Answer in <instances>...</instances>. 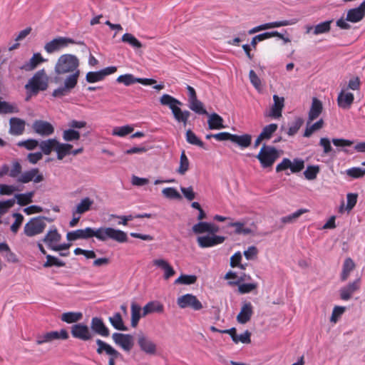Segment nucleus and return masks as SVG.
Listing matches in <instances>:
<instances>
[{
  "instance_id": "f257e3e1",
  "label": "nucleus",
  "mask_w": 365,
  "mask_h": 365,
  "mask_svg": "<svg viewBox=\"0 0 365 365\" xmlns=\"http://www.w3.org/2000/svg\"><path fill=\"white\" fill-rule=\"evenodd\" d=\"M80 61L73 54L65 53L59 56L54 71L58 76L68 74L63 81L62 86L53 90L52 96L55 98H62L68 95L77 86L81 71Z\"/></svg>"
},
{
  "instance_id": "f03ea898",
  "label": "nucleus",
  "mask_w": 365,
  "mask_h": 365,
  "mask_svg": "<svg viewBox=\"0 0 365 365\" xmlns=\"http://www.w3.org/2000/svg\"><path fill=\"white\" fill-rule=\"evenodd\" d=\"M95 237L102 242L113 240L119 243H123L128 241V236L125 232L113 227H101L96 229Z\"/></svg>"
},
{
  "instance_id": "7ed1b4c3",
  "label": "nucleus",
  "mask_w": 365,
  "mask_h": 365,
  "mask_svg": "<svg viewBox=\"0 0 365 365\" xmlns=\"http://www.w3.org/2000/svg\"><path fill=\"white\" fill-rule=\"evenodd\" d=\"M256 158L263 168H267L272 167L279 158V153L274 147L263 145Z\"/></svg>"
},
{
  "instance_id": "20e7f679",
  "label": "nucleus",
  "mask_w": 365,
  "mask_h": 365,
  "mask_svg": "<svg viewBox=\"0 0 365 365\" xmlns=\"http://www.w3.org/2000/svg\"><path fill=\"white\" fill-rule=\"evenodd\" d=\"M47 87L48 77L44 69L38 71L25 86V88L34 94L46 90Z\"/></svg>"
},
{
  "instance_id": "39448f33",
  "label": "nucleus",
  "mask_w": 365,
  "mask_h": 365,
  "mask_svg": "<svg viewBox=\"0 0 365 365\" xmlns=\"http://www.w3.org/2000/svg\"><path fill=\"white\" fill-rule=\"evenodd\" d=\"M68 44L83 45V41H75L73 38L67 37H58L46 43L44 49L48 53H52L68 46Z\"/></svg>"
},
{
  "instance_id": "423d86ee",
  "label": "nucleus",
  "mask_w": 365,
  "mask_h": 365,
  "mask_svg": "<svg viewBox=\"0 0 365 365\" xmlns=\"http://www.w3.org/2000/svg\"><path fill=\"white\" fill-rule=\"evenodd\" d=\"M46 217H37L32 218L24 226V233L28 237H33L43 232L46 224Z\"/></svg>"
},
{
  "instance_id": "0eeeda50",
  "label": "nucleus",
  "mask_w": 365,
  "mask_h": 365,
  "mask_svg": "<svg viewBox=\"0 0 365 365\" xmlns=\"http://www.w3.org/2000/svg\"><path fill=\"white\" fill-rule=\"evenodd\" d=\"M68 338V333L66 329H61L58 331H51L41 334H38L36 336V344L41 345L46 343L52 342L58 339H67Z\"/></svg>"
},
{
  "instance_id": "6e6552de",
  "label": "nucleus",
  "mask_w": 365,
  "mask_h": 365,
  "mask_svg": "<svg viewBox=\"0 0 365 365\" xmlns=\"http://www.w3.org/2000/svg\"><path fill=\"white\" fill-rule=\"evenodd\" d=\"M71 333L73 338L81 341H89L93 339V334L89 327L83 323H77L71 327Z\"/></svg>"
},
{
  "instance_id": "1a4fd4ad",
  "label": "nucleus",
  "mask_w": 365,
  "mask_h": 365,
  "mask_svg": "<svg viewBox=\"0 0 365 365\" xmlns=\"http://www.w3.org/2000/svg\"><path fill=\"white\" fill-rule=\"evenodd\" d=\"M114 343L125 351L129 352L133 347V336L128 334L115 332L112 335Z\"/></svg>"
},
{
  "instance_id": "9d476101",
  "label": "nucleus",
  "mask_w": 365,
  "mask_h": 365,
  "mask_svg": "<svg viewBox=\"0 0 365 365\" xmlns=\"http://www.w3.org/2000/svg\"><path fill=\"white\" fill-rule=\"evenodd\" d=\"M177 304L181 309L190 307L195 311L200 310L203 307L202 303L197 298L191 294H186L178 297Z\"/></svg>"
},
{
  "instance_id": "9b49d317",
  "label": "nucleus",
  "mask_w": 365,
  "mask_h": 365,
  "mask_svg": "<svg viewBox=\"0 0 365 365\" xmlns=\"http://www.w3.org/2000/svg\"><path fill=\"white\" fill-rule=\"evenodd\" d=\"M117 71L115 66L106 67L98 71H90L86 76V80L88 83H93L103 81L106 76L115 73Z\"/></svg>"
},
{
  "instance_id": "f8f14e48",
  "label": "nucleus",
  "mask_w": 365,
  "mask_h": 365,
  "mask_svg": "<svg viewBox=\"0 0 365 365\" xmlns=\"http://www.w3.org/2000/svg\"><path fill=\"white\" fill-rule=\"evenodd\" d=\"M138 344L140 350L147 354L155 355L157 352L156 344L143 333L138 336Z\"/></svg>"
},
{
  "instance_id": "ddd939ff",
  "label": "nucleus",
  "mask_w": 365,
  "mask_h": 365,
  "mask_svg": "<svg viewBox=\"0 0 365 365\" xmlns=\"http://www.w3.org/2000/svg\"><path fill=\"white\" fill-rule=\"evenodd\" d=\"M96 228L86 227L68 232L66 238L68 241H76L77 240H88L95 237Z\"/></svg>"
},
{
  "instance_id": "4468645a",
  "label": "nucleus",
  "mask_w": 365,
  "mask_h": 365,
  "mask_svg": "<svg viewBox=\"0 0 365 365\" xmlns=\"http://www.w3.org/2000/svg\"><path fill=\"white\" fill-rule=\"evenodd\" d=\"M32 129L34 131L43 137H47L54 133V128L49 122L36 120L32 124Z\"/></svg>"
},
{
  "instance_id": "2eb2a0df",
  "label": "nucleus",
  "mask_w": 365,
  "mask_h": 365,
  "mask_svg": "<svg viewBox=\"0 0 365 365\" xmlns=\"http://www.w3.org/2000/svg\"><path fill=\"white\" fill-rule=\"evenodd\" d=\"M91 329L93 334H96L103 337H108L110 335L109 329L100 317H95L91 319Z\"/></svg>"
},
{
  "instance_id": "dca6fc26",
  "label": "nucleus",
  "mask_w": 365,
  "mask_h": 365,
  "mask_svg": "<svg viewBox=\"0 0 365 365\" xmlns=\"http://www.w3.org/2000/svg\"><path fill=\"white\" fill-rule=\"evenodd\" d=\"M32 180L36 183L43 180V176L42 174H39L38 168H32L30 170L25 171L17 178V182L20 183H28Z\"/></svg>"
},
{
  "instance_id": "f3484780",
  "label": "nucleus",
  "mask_w": 365,
  "mask_h": 365,
  "mask_svg": "<svg viewBox=\"0 0 365 365\" xmlns=\"http://www.w3.org/2000/svg\"><path fill=\"white\" fill-rule=\"evenodd\" d=\"M225 241L222 236L212 235L200 236L197 238L198 245L202 248L210 247L221 244Z\"/></svg>"
},
{
  "instance_id": "a211bd4d",
  "label": "nucleus",
  "mask_w": 365,
  "mask_h": 365,
  "mask_svg": "<svg viewBox=\"0 0 365 365\" xmlns=\"http://www.w3.org/2000/svg\"><path fill=\"white\" fill-rule=\"evenodd\" d=\"M295 23H296V21H294V20H284V21L267 23V24H262V25H259V26L252 28V29H250L249 31V34H252L257 33V32L262 31V30L293 25Z\"/></svg>"
},
{
  "instance_id": "6ab92c4d",
  "label": "nucleus",
  "mask_w": 365,
  "mask_h": 365,
  "mask_svg": "<svg viewBox=\"0 0 365 365\" xmlns=\"http://www.w3.org/2000/svg\"><path fill=\"white\" fill-rule=\"evenodd\" d=\"M354 101V96L352 93L347 92L346 89H342L337 97L338 106L344 110H348L351 107Z\"/></svg>"
},
{
  "instance_id": "aec40b11",
  "label": "nucleus",
  "mask_w": 365,
  "mask_h": 365,
  "mask_svg": "<svg viewBox=\"0 0 365 365\" xmlns=\"http://www.w3.org/2000/svg\"><path fill=\"white\" fill-rule=\"evenodd\" d=\"M96 342L98 345L96 352L98 354H106L108 357L121 356V354L109 344L100 339H96Z\"/></svg>"
},
{
  "instance_id": "412c9836",
  "label": "nucleus",
  "mask_w": 365,
  "mask_h": 365,
  "mask_svg": "<svg viewBox=\"0 0 365 365\" xmlns=\"http://www.w3.org/2000/svg\"><path fill=\"white\" fill-rule=\"evenodd\" d=\"M360 287V279H357L346 286L341 287L339 290L340 298L347 301L351 299L352 294Z\"/></svg>"
},
{
  "instance_id": "4be33fe9",
  "label": "nucleus",
  "mask_w": 365,
  "mask_h": 365,
  "mask_svg": "<svg viewBox=\"0 0 365 365\" xmlns=\"http://www.w3.org/2000/svg\"><path fill=\"white\" fill-rule=\"evenodd\" d=\"M365 16V0L356 8L349 9L346 15V21L353 23L360 21Z\"/></svg>"
},
{
  "instance_id": "5701e85b",
  "label": "nucleus",
  "mask_w": 365,
  "mask_h": 365,
  "mask_svg": "<svg viewBox=\"0 0 365 365\" xmlns=\"http://www.w3.org/2000/svg\"><path fill=\"white\" fill-rule=\"evenodd\" d=\"M94 204L93 199L89 197L82 198L80 202L76 205L75 208L72 210L73 216L76 215H81L86 212L91 210L93 205Z\"/></svg>"
},
{
  "instance_id": "b1692460",
  "label": "nucleus",
  "mask_w": 365,
  "mask_h": 365,
  "mask_svg": "<svg viewBox=\"0 0 365 365\" xmlns=\"http://www.w3.org/2000/svg\"><path fill=\"white\" fill-rule=\"evenodd\" d=\"M323 110L322 103L317 98H313L312 105L308 113L307 124H310L313 120L317 119Z\"/></svg>"
},
{
  "instance_id": "393cba45",
  "label": "nucleus",
  "mask_w": 365,
  "mask_h": 365,
  "mask_svg": "<svg viewBox=\"0 0 365 365\" xmlns=\"http://www.w3.org/2000/svg\"><path fill=\"white\" fill-rule=\"evenodd\" d=\"M192 231L196 234L205 232L215 234L219 231V227L213 223L200 222L193 225Z\"/></svg>"
},
{
  "instance_id": "a878e982",
  "label": "nucleus",
  "mask_w": 365,
  "mask_h": 365,
  "mask_svg": "<svg viewBox=\"0 0 365 365\" xmlns=\"http://www.w3.org/2000/svg\"><path fill=\"white\" fill-rule=\"evenodd\" d=\"M253 314V307L250 302L245 303L237 316V321L242 324L248 322Z\"/></svg>"
},
{
  "instance_id": "bb28decb",
  "label": "nucleus",
  "mask_w": 365,
  "mask_h": 365,
  "mask_svg": "<svg viewBox=\"0 0 365 365\" xmlns=\"http://www.w3.org/2000/svg\"><path fill=\"white\" fill-rule=\"evenodd\" d=\"M274 104L271 107L269 115L274 118L282 116V110L284 106V98L277 95L273 96Z\"/></svg>"
},
{
  "instance_id": "cd10ccee",
  "label": "nucleus",
  "mask_w": 365,
  "mask_h": 365,
  "mask_svg": "<svg viewBox=\"0 0 365 365\" xmlns=\"http://www.w3.org/2000/svg\"><path fill=\"white\" fill-rule=\"evenodd\" d=\"M61 235L58 233L57 229L53 227L51 229L43 239L47 246L51 249L53 248L61 241Z\"/></svg>"
},
{
  "instance_id": "c85d7f7f",
  "label": "nucleus",
  "mask_w": 365,
  "mask_h": 365,
  "mask_svg": "<svg viewBox=\"0 0 365 365\" xmlns=\"http://www.w3.org/2000/svg\"><path fill=\"white\" fill-rule=\"evenodd\" d=\"M164 311L163 304L158 301H150L143 308L142 317H145L152 313H162Z\"/></svg>"
},
{
  "instance_id": "c756f323",
  "label": "nucleus",
  "mask_w": 365,
  "mask_h": 365,
  "mask_svg": "<svg viewBox=\"0 0 365 365\" xmlns=\"http://www.w3.org/2000/svg\"><path fill=\"white\" fill-rule=\"evenodd\" d=\"M44 61H46V59L42 57L41 53H36L33 55L29 61L24 63L21 68L26 71H31L35 69L38 64Z\"/></svg>"
},
{
  "instance_id": "7c9ffc66",
  "label": "nucleus",
  "mask_w": 365,
  "mask_h": 365,
  "mask_svg": "<svg viewBox=\"0 0 365 365\" xmlns=\"http://www.w3.org/2000/svg\"><path fill=\"white\" fill-rule=\"evenodd\" d=\"M208 116L207 123L209 129L210 130H219L225 128V126L223 125L224 120L218 114L213 113L207 115Z\"/></svg>"
},
{
  "instance_id": "2f4dec72",
  "label": "nucleus",
  "mask_w": 365,
  "mask_h": 365,
  "mask_svg": "<svg viewBox=\"0 0 365 365\" xmlns=\"http://www.w3.org/2000/svg\"><path fill=\"white\" fill-rule=\"evenodd\" d=\"M10 133L19 135L22 134L25 128V122L17 118H12L10 119Z\"/></svg>"
},
{
  "instance_id": "473e14b6",
  "label": "nucleus",
  "mask_w": 365,
  "mask_h": 365,
  "mask_svg": "<svg viewBox=\"0 0 365 365\" xmlns=\"http://www.w3.org/2000/svg\"><path fill=\"white\" fill-rule=\"evenodd\" d=\"M162 106H168L173 111L177 106H182V103L169 94H163L160 98Z\"/></svg>"
},
{
  "instance_id": "72a5a7b5",
  "label": "nucleus",
  "mask_w": 365,
  "mask_h": 365,
  "mask_svg": "<svg viewBox=\"0 0 365 365\" xmlns=\"http://www.w3.org/2000/svg\"><path fill=\"white\" fill-rule=\"evenodd\" d=\"M180 106H177L172 113L175 120L180 123H182L185 126L187 123L188 119L190 116V112L188 110H182L180 108Z\"/></svg>"
},
{
  "instance_id": "f704fd0d",
  "label": "nucleus",
  "mask_w": 365,
  "mask_h": 365,
  "mask_svg": "<svg viewBox=\"0 0 365 365\" xmlns=\"http://www.w3.org/2000/svg\"><path fill=\"white\" fill-rule=\"evenodd\" d=\"M232 142L237 144L242 148H245L250 145L252 136L249 134H244L242 135L232 134Z\"/></svg>"
},
{
  "instance_id": "c9c22d12",
  "label": "nucleus",
  "mask_w": 365,
  "mask_h": 365,
  "mask_svg": "<svg viewBox=\"0 0 365 365\" xmlns=\"http://www.w3.org/2000/svg\"><path fill=\"white\" fill-rule=\"evenodd\" d=\"M72 148V145L69 143H61L57 140L55 151L56 152L58 160H62L66 155L71 154V150Z\"/></svg>"
},
{
  "instance_id": "e433bc0d",
  "label": "nucleus",
  "mask_w": 365,
  "mask_h": 365,
  "mask_svg": "<svg viewBox=\"0 0 365 365\" xmlns=\"http://www.w3.org/2000/svg\"><path fill=\"white\" fill-rule=\"evenodd\" d=\"M57 144V140L55 138H51L46 140H42L39 143V147L41 150L42 154L44 155H50L52 150H56V146Z\"/></svg>"
},
{
  "instance_id": "4c0bfd02",
  "label": "nucleus",
  "mask_w": 365,
  "mask_h": 365,
  "mask_svg": "<svg viewBox=\"0 0 365 365\" xmlns=\"http://www.w3.org/2000/svg\"><path fill=\"white\" fill-rule=\"evenodd\" d=\"M331 23V21H326L324 22H322L315 26H310L307 28V33L310 32L311 31H313V34L314 35H319L322 34L327 33L330 31V24Z\"/></svg>"
},
{
  "instance_id": "58836bf2",
  "label": "nucleus",
  "mask_w": 365,
  "mask_h": 365,
  "mask_svg": "<svg viewBox=\"0 0 365 365\" xmlns=\"http://www.w3.org/2000/svg\"><path fill=\"white\" fill-rule=\"evenodd\" d=\"M109 322L111 325L117 330L127 331L128 328L125 326L121 314L118 312L115 313L109 317Z\"/></svg>"
},
{
  "instance_id": "ea45409f",
  "label": "nucleus",
  "mask_w": 365,
  "mask_h": 365,
  "mask_svg": "<svg viewBox=\"0 0 365 365\" xmlns=\"http://www.w3.org/2000/svg\"><path fill=\"white\" fill-rule=\"evenodd\" d=\"M131 309V327L135 328L137 327L139 320L141 317L140 312L141 307L140 305L136 304L135 302H133L130 306Z\"/></svg>"
},
{
  "instance_id": "a19ab883",
  "label": "nucleus",
  "mask_w": 365,
  "mask_h": 365,
  "mask_svg": "<svg viewBox=\"0 0 365 365\" xmlns=\"http://www.w3.org/2000/svg\"><path fill=\"white\" fill-rule=\"evenodd\" d=\"M245 224L242 222H230L228 225L229 227L235 228V232L237 235H248L254 233V230L250 227H245Z\"/></svg>"
},
{
  "instance_id": "79ce46f5",
  "label": "nucleus",
  "mask_w": 365,
  "mask_h": 365,
  "mask_svg": "<svg viewBox=\"0 0 365 365\" xmlns=\"http://www.w3.org/2000/svg\"><path fill=\"white\" fill-rule=\"evenodd\" d=\"M273 36H278L279 38H282V35L278 33L277 31H272V32H265L263 34H260L259 35L255 36L252 38L251 41V46L253 48H255L257 46V43L258 42H260L262 41H264L265 39L269 38Z\"/></svg>"
},
{
  "instance_id": "37998d69",
  "label": "nucleus",
  "mask_w": 365,
  "mask_h": 365,
  "mask_svg": "<svg viewBox=\"0 0 365 365\" xmlns=\"http://www.w3.org/2000/svg\"><path fill=\"white\" fill-rule=\"evenodd\" d=\"M354 267L355 264L351 258H346L344 260L341 274V281L344 282L348 279L350 272L354 269Z\"/></svg>"
},
{
  "instance_id": "c03bdc74",
  "label": "nucleus",
  "mask_w": 365,
  "mask_h": 365,
  "mask_svg": "<svg viewBox=\"0 0 365 365\" xmlns=\"http://www.w3.org/2000/svg\"><path fill=\"white\" fill-rule=\"evenodd\" d=\"M190 162L185 155V150H182L180 158V165L177 170V173L181 175H185L189 170Z\"/></svg>"
},
{
  "instance_id": "a18cd8bd",
  "label": "nucleus",
  "mask_w": 365,
  "mask_h": 365,
  "mask_svg": "<svg viewBox=\"0 0 365 365\" xmlns=\"http://www.w3.org/2000/svg\"><path fill=\"white\" fill-rule=\"evenodd\" d=\"M83 317V314L81 312H66L63 313L61 317V319L63 322H65L66 323H76L78 321H80Z\"/></svg>"
},
{
  "instance_id": "49530a36",
  "label": "nucleus",
  "mask_w": 365,
  "mask_h": 365,
  "mask_svg": "<svg viewBox=\"0 0 365 365\" xmlns=\"http://www.w3.org/2000/svg\"><path fill=\"white\" fill-rule=\"evenodd\" d=\"M309 210L305 208H302L296 212L292 213L291 215L284 216L281 218V222L287 224V223H292L296 221L302 215L308 212Z\"/></svg>"
},
{
  "instance_id": "de8ad7c7",
  "label": "nucleus",
  "mask_w": 365,
  "mask_h": 365,
  "mask_svg": "<svg viewBox=\"0 0 365 365\" xmlns=\"http://www.w3.org/2000/svg\"><path fill=\"white\" fill-rule=\"evenodd\" d=\"M189 103V108L197 114L208 115L207 110L204 108L203 103L197 98L192 100Z\"/></svg>"
},
{
  "instance_id": "09e8293b",
  "label": "nucleus",
  "mask_w": 365,
  "mask_h": 365,
  "mask_svg": "<svg viewBox=\"0 0 365 365\" xmlns=\"http://www.w3.org/2000/svg\"><path fill=\"white\" fill-rule=\"evenodd\" d=\"M34 195V192H29L26 193L16 194L15 198L19 205H26L32 202V197Z\"/></svg>"
},
{
  "instance_id": "8fccbe9b",
  "label": "nucleus",
  "mask_w": 365,
  "mask_h": 365,
  "mask_svg": "<svg viewBox=\"0 0 365 365\" xmlns=\"http://www.w3.org/2000/svg\"><path fill=\"white\" fill-rule=\"evenodd\" d=\"M121 40L123 42L128 43L135 48H140L142 47V43L131 34L126 33L123 34Z\"/></svg>"
},
{
  "instance_id": "3c124183",
  "label": "nucleus",
  "mask_w": 365,
  "mask_h": 365,
  "mask_svg": "<svg viewBox=\"0 0 365 365\" xmlns=\"http://www.w3.org/2000/svg\"><path fill=\"white\" fill-rule=\"evenodd\" d=\"M186 140L188 143L206 149L204 143L190 130L186 132Z\"/></svg>"
},
{
  "instance_id": "603ef678",
  "label": "nucleus",
  "mask_w": 365,
  "mask_h": 365,
  "mask_svg": "<svg viewBox=\"0 0 365 365\" xmlns=\"http://www.w3.org/2000/svg\"><path fill=\"white\" fill-rule=\"evenodd\" d=\"M19 112V108L15 104H11L6 101H0V113H16Z\"/></svg>"
},
{
  "instance_id": "864d4df0",
  "label": "nucleus",
  "mask_w": 365,
  "mask_h": 365,
  "mask_svg": "<svg viewBox=\"0 0 365 365\" xmlns=\"http://www.w3.org/2000/svg\"><path fill=\"white\" fill-rule=\"evenodd\" d=\"M278 126L276 123H271L266 125L262 130L259 135L264 140H269L271 138L272 134L277 130Z\"/></svg>"
},
{
  "instance_id": "5fc2aeb1",
  "label": "nucleus",
  "mask_w": 365,
  "mask_h": 365,
  "mask_svg": "<svg viewBox=\"0 0 365 365\" xmlns=\"http://www.w3.org/2000/svg\"><path fill=\"white\" fill-rule=\"evenodd\" d=\"M62 137L65 141L69 142L73 140H78L80 139L81 135L80 133L77 130L73 129H68L63 130Z\"/></svg>"
},
{
  "instance_id": "6e6d98bb",
  "label": "nucleus",
  "mask_w": 365,
  "mask_h": 365,
  "mask_svg": "<svg viewBox=\"0 0 365 365\" xmlns=\"http://www.w3.org/2000/svg\"><path fill=\"white\" fill-rule=\"evenodd\" d=\"M116 81L118 83H123L125 86H128L139 81V78H135L132 74H125L118 76Z\"/></svg>"
},
{
  "instance_id": "4d7b16f0",
  "label": "nucleus",
  "mask_w": 365,
  "mask_h": 365,
  "mask_svg": "<svg viewBox=\"0 0 365 365\" xmlns=\"http://www.w3.org/2000/svg\"><path fill=\"white\" fill-rule=\"evenodd\" d=\"M323 125L324 120L322 119L319 120L318 121L311 125L310 126L307 125L305 129L304 136L307 138L310 137L314 131L321 129L323 127Z\"/></svg>"
},
{
  "instance_id": "13d9d810",
  "label": "nucleus",
  "mask_w": 365,
  "mask_h": 365,
  "mask_svg": "<svg viewBox=\"0 0 365 365\" xmlns=\"http://www.w3.org/2000/svg\"><path fill=\"white\" fill-rule=\"evenodd\" d=\"M346 173L351 178H361L365 175V168L353 167L346 170Z\"/></svg>"
},
{
  "instance_id": "bf43d9fd",
  "label": "nucleus",
  "mask_w": 365,
  "mask_h": 365,
  "mask_svg": "<svg viewBox=\"0 0 365 365\" xmlns=\"http://www.w3.org/2000/svg\"><path fill=\"white\" fill-rule=\"evenodd\" d=\"M319 172V168L317 165H310L307 168L304 172L306 179L309 180H314Z\"/></svg>"
},
{
  "instance_id": "052dcab7",
  "label": "nucleus",
  "mask_w": 365,
  "mask_h": 365,
  "mask_svg": "<svg viewBox=\"0 0 365 365\" xmlns=\"http://www.w3.org/2000/svg\"><path fill=\"white\" fill-rule=\"evenodd\" d=\"M22 172V166L21 163L16 160L12 163L11 168L9 170V177L12 178H17L21 175Z\"/></svg>"
},
{
  "instance_id": "680f3d73",
  "label": "nucleus",
  "mask_w": 365,
  "mask_h": 365,
  "mask_svg": "<svg viewBox=\"0 0 365 365\" xmlns=\"http://www.w3.org/2000/svg\"><path fill=\"white\" fill-rule=\"evenodd\" d=\"M197 281V277L195 275H186L182 274L178 279H175V284H192Z\"/></svg>"
},
{
  "instance_id": "e2e57ef3",
  "label": "nucleus",
  "mask_w": 365,
  "mask_h": 365,
  "mask_svg": "<svg viewBox=\"0 0 365 365\" xmlns=\"http://www.w3.org/2000/svg\"><path fill=\"white\" fill-rule=\"evenodd\" d=\"M46 262L43 264L44 267H50L53 265L56 267H64L66 264L64 262L50 255H46Z\"/></svg>"
},
{
  "instance_id": "0e129e2a",
  "label": "nucleus",
  "mask_w": 365,
  "mask_h": 365,
  "mask_svg": "<svg viewBox=\"0 0 365 365\" xmlns=\"http://www.w3.org/2000/svg\"><path fill=\"white\" fill-rule=\"evenodd\" d=\"M133 130V128L129 125H125L121 127H115L113 130L112 134L120 137H124L128 134H130Z\"/></svg>"
},
{
  "instance_id": "69168bd1",
  "label": "nucleus",
  "mask_w": 365,
  "mask_h": 365,
  "mask_svg": "<svg viewBox=\"0 0 365 365\" xmlns=\"http://www.w3.org/2000/svg\"><path fill=\"white\" fill-rule=\"evenodd\" d=\"M163 195L169 199H178L180 200L182 198L180 194L178 192V190L175 187H166L164 188L162 191Z\"/></svg>"
},
{
  "instance_id": "338daca9",
  "label": "nucleus",
  "mask_w": 365,
  "mask_h": 365,
  "mask_svg": "<svg viewBox=\"0 0 365 365\" xmlns=\"http://www.w3.org/2000/svg\"><path fill=\"white\" fill-rule=\"evenodd\" d=\"M19 147H24L29 150H32L39 145L38 141L35 139H28L26 140L20 141L17 143Z\"/></svg>"
},
{
  "instance_id": "774afa93",
  "label": "nucleus",
  "mask_w": 365,
  "mask_h": 365,
  "mask_svg": "<svg viewBox=\"0 0 365 365\" xmlns=\"http://www.w3.org/2000/svg\"><path fill=\"white\" fill-rule=\"evenodd\" d=\"M257 287V283L239 284L238 290L241 294H247L252 292Z\"/></svg>"
}]
</instances>
